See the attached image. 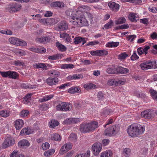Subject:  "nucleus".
<instances>
[{"instance_id":"nucleus-1","label":"nucleus","mask_w":157,"mask_h":157,"mask_svg":"<svg viewBox=\"0 0 157 157\" xmlns=\"http://www.w3.org/2000/svg\"><path fill=\"white\" fill-rule=\"evenodd\" d=\"M80 10H78L75 19H72L71 21V23L73 25L78 27H82L87 26L89 25V22L84 15L83 11L89 10H90L89 7L87 6H82L79 8Z\"/></svg>"},{"instance_id":"nucleus-2","label":"nucleus","mask_w":157,"mask_h":157,"mask_svg":"<svg viewBox=\"0 0 157 157\" xmlns=\"http://www.w3.org/2000/svg\"><path fill=\"white\" fill-rule=\"evenodd\" d=\"M144 130V125L133 124L128 126L127 129V132L130 136L134 137H137L143 134Z\"/></svg>"},{"instance_id":"nucleus-3","label":"nucleus","mask_w":157,"mask_h":157,"mask_svg":"<svg viewBox=\"0 0 157 157\" xmlns=\"http://www.w3.org/2000/svg\"><path fill=\"white\" fill-rule=\"evenodd\" d=\"M98 127V123L93 121L90 123L82 124L80 126L79 129L81 132L85 133L93 131Z\"/></svg>"},{"instance_id":"nucleus-4","label":"nucleus","mask_w":157,"mask_h":157,"mask_svg":"<svg viewBox=\"0 0 157 157\" xmlns=\"http://www.w3.org/2000/svg\"><path fill=\"white\" fill-rule=\"evenodd\" d=\"M50 76L53 77V78L49 77L46 80V82L49 86H53L56 85L59 82L57 77L60 75V73L56 71H53L50 72Z\"/></svg>"},{"instance_id":"nucleus-5","label":"nucleus","mask_w":157,"mask_h":157,"mask_svg":"<svg viewBox=\"0 0 157 157\" xmlns=\"http://www.w3.org/2000/svg\"><path fill=\"white\" fill-rule=\"evenodd\" d=\"M120 129L118 125H113L107 128L105 131V134L107 136H111L118 132Z\"/></svg>"},{"instance_id":"nucleus-6","label":"nucleus","mask_w":157,"mask_h":157,"mask_svg":"<svg viewBox=\"0 0 157 157\" xmlns=\"http://www.w3.org/2000/svg\"><path fill=\"white\" fill-rule=\"evenodd\" d=\"M56 108L58 110L67 111L71 109L72 105L71 104L60 102L57 105Z\"/></svg>"},{"instance_id":"nucleus-7","label":"nucleus","mask_w":157,"mask_h":157,"mask_svg":"<svg viewBox=\"0 0 157 157\" xmlns=\"http://www.w3.org/2000/svg\"><path fill=\"white\" fill-rule=\"evenodd\" d=\"M21 8V4L15 3L8 5L6 7V10L10 13H13L20 10Z\"/></svg>"},{"instance_id":"nucleus-8","label":"nucleus","mask_w":157,"mask_h":157,"mask_svg":"<svg viewBox=\"0 0 157 157\" xmlns=\"http://www.w3.org/2000/svg\"><path fill=\"white\" fill-rule=\"evenodd\" d=\"M0 73L3 77H8L14 79H16L18 77V74L13 71H0Z\"/></svg>"},{"instance_id":"nucleus-9","label":"nucleus","mask_w":157,"mask_h":157,"mask_svg":"<svg viewBox=\"0 0 157 157\" xmlns=\"http://www.w3.org/2000/svg\"><path fill=\"white\" fill-rule=\"evenodd\" d=\"M15 142V141L10 136H8L3 143L2 147L3 148H6L13 144Z\"/></svg>"},{"instance_id":"nucleus-10","label":"nucleus","mask_w":157,"mask_h":157,"mask_svg":"<svg viewBox=\"0 0 157 157\" xmlns=\"http://www.w3.org/2000/svg\"><path fill=\"white\" fill-rule=\"evenodd\" d=\"M102 148L101 144L100 143H95L92 146L93 154L95 155H98L100 152Z\"/></svg>"},{"instance_id":"nucleus-11","label":"nucleus","mask_w":157,"mask_h":157,"mask_svg":"<svg viewBox=\"0 0 157 157\" xmlns=\"http://www.w3.org/2000/svg\"><path fill=\"white\" fill-rule=\"evenodd\" d=\"M155 63L156 62L152 61H146L140 64V66L142 70H145L153 67Z\"/></svg>"},{"instance_id":"nucleus-12","label":"nucleus","mask_w":157,"mask_h":157,"mask_svg":"<svg viewBox=\"0 0 157 157\" xmlns=\"http://www.w3.org/2000/svg\"><path fill=\"white\" fill-rule=\"evenodd\" d=\"M90 54L93 56H100L107 55L108 54L107 51L105 50H98L90 51Z\"/></svg>"},{"instance_id":"nucleus-13","label":"nucleus","mask_w":157,"mask_h":157,"mask_svg":"<svg viewBox=\"0 0 157 157\" xmlns=\"http://www.w3.org/2000/svg\"><path fill=\"white\" fill-rule=\"evenodd\" d=\"M108 5L110 10L114 12L117 11L119 10V5L113 2H109Z\"/></svg>"},{"instance_id":"nucleus-14","label":"nucleus","mask_w":157,"mask_h":157,"mask_svg":"<svg viewBox=\"0 0 157 157\" xmlns=\"http://www.w3.org/2000/svg\"><path fill=\"white\" fill-rule=\"evenodd\" d=\"M72 144L70 143H67L62 146L60 150L61 154H63L64 152H67L71 148Z\"/></svg>"},{"instance_id":"nucleus-15","label":"nucleus","mask_w":157,"mask_h":157,"mask_svg":"<svg viewBox=\"0 0 157 157\" xmlns=\"http://www.w3.org/2000/svg\"><path fill=\"white\" fill-rule=\"evenodd\" d=\"M77 11L76 10H72L68 9L66 10L65 11L66 14L68 16H69L71 17L70 19V22L71 20L75 19L76 17V14H77Z\"/></svg>"},{"instance_id":"nucleus-16","label":"nucleus","mask_w":157,"mask_h":157,"mask_svg":"<svg viewBox=\"0 0 157 157\" xmlns=\"http://www.w3.org/2000/svg\"><path fill=\"white\" fill-rule=\"evenodd\" d=\"M153 112L151 110H146L141 113L142 117L145 118L150 119L153 117Z\"/></svg>"},{"instance_id":"nucleus-17","label":"nucleus","mask_w":157,"mask_h":157,"mask_svg":"<svg viewBox=\"0 0 157 157\" xmlns=\"http://www.w3.org/2000/svg\"><path fill=\"white\" fill-rule=\"evenodd\" d=\"M150 49V47L149 46H145L144 48L140 47L137 48V52L139 55L144 53L145 55L147 54L148 50Z\"/></svg>"},{"instance_id":"nucleus-18","label":"nucleus","mask_w":157,"mask_h":157,"mask_svg":"<svg viewBox=\"0 0 157 157\" xmlns=\"http://www.w3.org/2000/svg\"><path fill=\"white\" fill-rule=\"evenodd\" d=\"M29 50L37 53H44L46 52V50L44 48H37L34 47L30 48Z\"/></svg>"},{"instance_id":"nucleus-19","label":"nucleus","mask_w":157,"mask_h":157,"mask_svg":"<svg viewBox=\"0 0 157 157\" xmlns=\"http://www.w3.org/2000/svg\"><path fill=\"white\" fill-rule=\"evenodd\" d=\"M15 127L16 130L20 129L23 126L24 122L21 119H17L14 122Z\"/></svg>"},{"instance_id":"nucleus-20","label":"nucleus","mask_w":157,"mask_h":157,"mask_svg":"<svg viewBox=\"0 0 157 157\" xmlns=\"http://www.w3.org/2000/svg\"><path fill=\"white\" fill-rule=\"evenodd\" d=\"M117 71L121 74H125L129 72V71L128 68H124L121 67L119 66L116 68Z\"/></svg>"},{"instance_id":"nucleus-21","label":"nucleus","mask_w":157,"mask_h":157,"mask_svg":"<svg viewBox=\"0 0 157 157\" xmlns=\"http://www.w3.org/2000/svg\"><path fill=\"white\" fill-rule=\"evenodd\" d=\"M68 92L70 94L80 93L81 91L80 89L77 86H73L68 89Z\"/></svg>"},{"instance_id":"nucleus-22","label":"nucleus","mask_w":157,"mask_h":157,"mask_svg":"<svg viewBox=\"0 0 157 157\" xmlns=\"http://www.w3.org/2000/svg\"><path fill=\"white\" fill-rule=\"evenodd\" d=\"M74 39V43L75 44H78L82 42V44L83 45L86 42V40L85 38H82L80 36L76 37Z\"/></svg>"},{"instance_id":"nucleus-23","label":"nucleus","mask_w":157,"mask_h":157,"mask_svg":"<svg viewBox=\"0 0 157 157\" xmlns=\"http://www.w3.org/2000/svg\"><path fill=\"white\" fill-rule=\"evenodd\" d=\"M18 144L19 146L23 148L25 146L28 147L30 144L27 140H23L19 141Z\"/></svg>"},{"instance_id":"nucleus-24","label":"nucleus","mask_w":157,"mask_h":157,"mask_svg":"<svg viewBox=\"0 0 157 157\" xmlns=\"http://www.w3.org/2000/svg\"><path fill=\"white\" fill-rule=\"evenodd\" d=\"M33 66L36 68H42L44 70H47L48 69L47 68V66L45 63H36L33 65Z\"/></svg>"},{"instance_id":"nucleus-25","label":"nucleus","mask_w":157,"mask_h":157,"mask_svg":"<svg viewBox=\"0 0 157 157\" xmlns=\"http://www.w3.org/2000/svg\"><path fill=\"white\" fill-rule=\"evenodd\" d=\"M51 140L60 141L61 140V137L58 133H55L51 135Z\"/></svg>"},{"instance_id":"nucleus-26","label":"nucleus","mask_w":157,"mask_h":157,"mask_svg":"<svg viewBox=\"0 0 157 157\" xmlns=\"http://www.w3.org/2000/svg\"><path fill=\"white\" fill-rule=\"evenodd\" d=\"M31 100V95L28 94L24 97L23 101L25 104L29 105L31 103L30 102Z\"/></svg>"},{"instance_id":"nucleus-27","label":"nucleus","mask_w":157,"mask_h":157,"mask_svg":"<svg viewBox=\"0 0 157 157\" xmlns=\"http://www.w3.org/2000/svg\"><path fill=\"white\" fill-rule=\"evenodd\" d=\"M63 56V55L61 54H57L53 56H49L48 57V59L51 60H55L61 59Z\"/></svg>"},{"instance_id":"nucleus-28","label":"nucleus","mask_w":157,"mask_h":157,"mask_svg":"<svg viewBox=\"0 0 157 157\" xmlns=\"http://www.w3.org/2000/svg\"><path fill=\"white\" fill-rule=\"evenodd\" d=\"M49 37L44 36L41 38L37 39L36 41H38L40 43H44L46 42H49Z\"/></svg>"},{"instance_id":"nucleus-29","label":"nucleus","mask_w":157,"mask_h":157,"mask_svg":"<svg viewBox=\"0 0 157 157\" xmlns=\"http://www.w3.org/2000/svg\"><path fill=\"white\" fill-rule=\"evenodd\" d=\"M74 67V65L72 63L62 64L61 65V68L64 69H71Z\"/></svg>"},{"instance_id":"nucleus-30","label":"nucleus","mask_w":157,"mask_h":157,"mask_svg":"<svg viewBox=\"0 0 157 157\" xmlns=\"http://www.w3.org/2000/svg\"><path fill=\"white\" fill-rule=\"evenodd\" d=\"M112 155V152L109 150H108L101 153L100 157H111Z\"/></svg>"},{"instance_id":"nucleus-31","label":"nucleus","mask_w":157,"mask_h":157,"mask_svg":"<svg viewBox=\"0 0 157 157\" xmlns=\"http://www.w3.org/2000/svg\"><path fill=\"white\" fill-rule=\"evenodd\" d=\"M58 28L61 31H63L67 29L68 26L65 22H62L59 25Z\"/></svg>"},{"instance_id":"nucleus-32","label":"nucleus","mask_w":157,"mask_h":157,"mask_svg":"<svg viewBox=\"0 0 157 157\" xmlns=\"http://www.w3.org/2000/svg\"><path fill=\"white\" fill-rule=\"evenodd\" d=\"M60 37L61 38L65 39L67 42H70L71 40V36L68 34L63 33L60 34Z\"/></svg>"},{"instance_id":"nucleus-33","label":"nucleus","mask_w":157,"mask_h":157,"mask_svg":"<svg viewBox=\"0 0 157 157\" xmlns=\"http://www.w3.org/2000/svg\"><path fill=\"white\" fill-rule=\"evenodd\" d=\"M118 42H110L106 44V46L107 47H117L119 44Z\"/></svg>"},{"instance_id":"nucleus-34","label":"nucleus","mask_w":157,"mask_h":157,"mask_svg":"<svg viewBox=\"0 0 157 157\" xmlns=\"http://www.w3.org/2000/svg\"><path fill=\"white\" fill-rule=\"evenodd\" d=\"M53 97V95H49L45 96L43 98L40 99L39 100V101L40 102L50 100Z\"/></svg>"},{"instance_id":"nucleus-35","label":"nucleus","mask_w":157,"mask_h":157,"mask_svg":"<svg viewBox=\"0 0 157 157\" xmlns=\"http://www.w3.org/2000/svg\"><path fill=\"white\" fill-rule=\"evenodd\" d=\"M95 87V85L92 83H87L84 85V87L87 90L94 89Z\"/></svg>"},{"instance_id":"nucleus-36","label":"nucleus","mask_w":157,"mask_h":157,"mask_svg":"<svg viewBox=\"0 0 157 157\" xmlns=\"http://www.w3.org/2000/svg\"><path fill=\"white\" fill-rule=\"evenodd\" d=\"M131 153L130 149L126 148L124 149L123 151V154L125 157H129Z\"/></svg>"},{"instance_id":"nucleus-37","label":"nucleus","mask_w":157,"mask_h":157,"mask_svg":"<svg viewBox=\"0 0 157 157\" xmlns=\"http://www.w3.org/2000/svg\"><path fill=\"white\" fill-rule=\"evenodd\" d=\"M10 115L9 111L6 110L0 111V116L4 117H7Z\"/></svg>"},{"instance_id":"nucleus-38","label":"nucleus","mask_w":157,"mask_h":157,"mask_svg":"<svg viewBox=\"0 0 157 157\" xmlns=\"http://www.w3.org/2000/svg\"><path fill=\"white\" fill-rule=\"evenodd\" d=\"M129 19L132 21H136V14L133 13H130L128 16Z\"/></svg>"},{"instance_id":"nucleus-39","label":"nucleus","mask_w":157,"mask_h":157,"mask_svg":"<svg viewBox=\"0 0 157 157\" xmlns=\"http://www.w3.org/2000/svg\"><path fill=\"white\" fill-rule=\"evenodd\" d=\"M31 133V130L28 128H24L20 132V135H23L25 134L26 135H29Z\"/></svg>"},{"instance_id":"nucleus-40","label":"nucleus","mask_w":157,"mask_h":157,"mask_svg":"<svg viewBox=\"0 0 157 157\" xmlns=\"http://www.w3.org/2000/svg\"><path fill=\"white\" fill-rule=\"evenodd\" d=\"M10 157H25L24 155L21 154H18V152L14 151L10 155Z\"/></svg>"},{"instance_id":"nucleus-41","label":"nucleus","mask_w":157,"mask_h":157,"mask_svg":"<svg viewBox=\"0 0 157 157\" xmlns=\"http://www.w3.org/2000/svg\"><path fill=\"white\" fill-rule=\"evenodd\" d=\"M55 152V150L54 149H50L46 151L44 153V155L46 157H49L52 155Z\"/></svg>"},{"instance_id":"nucleus-42","label":"nucleus","mask_w":157,"mask_h":157,"mask_svg":"<svg viewBox=\"0 0 157 157\" xmlns=\"http://www.w3.org/2000/svg\"><path fill=\"white\" fill-rule=\"evenodd\" d=\"M149 92L152 98L155 100L157 101V92L153 90H150Z\"/></svg>"},{"instance_id":"nucleus-43","label":"nucleus","mask_w":157,"mask_h":157,"mask_svg":"<svg viewBox=\"0 0 157 157\" xmlns=\"http://www.w3.org/2000/svg\"><path fill=\"white\" fill-rule=\"evenodd\" d=\"M59 124V122L55 120H52L51 121L49 122L50 127L52 128L58 126Z\"/></svg>"},{"instance_id":"nucleus-44","label":"nucleus","mask_w":157,"mask_h":157,"mask_svg":"<svg viewBox=\"0 0 157 157\" xmlns=\"http://www.w3.org/2000/svg\"><path fill=\"white\" fill-rule=\"evenodd\" d=\"M56 46L58 49L62 52L65 51L66 50V48L65 46L59 43H57Z\"/></svg>"},{"instance_id":"nucleus-45","label":"nucleus","mask_w":157,"mask_h":157,"mask_svg":"<svg viewBox=\"0 0 157 157\" xmlns=\"http://www.w3.org/2000/svg\"><path fill=\"white\" fill-rule=\"evenodd\" d=\"M19 39L15 37H11L9 39V41L11 44L17 45Z\"/></svg>"},{"instance_id":"nucleus-46","label":"nucleus","mask_w":157,"mask_h":157,"mask_svg":"<svg viewBox=\"0 0 157 157\" xmlns=\"http://www.w3.org/2000/svg\"><path fill=\"white\" fill-rule=\"evenodd\" d=\"M126 19L125 18L123 17L119 18L118 20L116 21L115 23L117 25L125 23Z\"/></svg>"},{"instance_id":"nucleus-47","label":"nucleus","mask_w":157,"mask_h":157,"mask_svg":"<svg viewBox=\"0 0 157 157\" xmlns=\"http://www.w3.org/2000/svg\"><path fill=\"white\" fill-rule=\"evenodd\" d=\"M113 25V21L112 20H110L108 22L104 25V27L105 29H109L111 28Z\"/></svg>"},{"instance_id":"nucleus-48","label":"nucleus","mask_w":157,"mask_h":157,"mask_svg":"<svg viewBox=\"0 0 157 157\" xmlns=\"http://www.w3.org/2000/svg\"><path fill=\"white\" fill-rule=\"evenodd\" d=\"M128 56V55L126 52H123L118 55V58L121 60H122L125 59Z\"/></svg>"},{"instance_id":"nucleus-49","label":"nucleus","mask_w":157,"mask_h":157,"mask_svg":"<svg viewBox=\"0 0 157 157\" xmlns=\"http://www.w3.org/2000/svg\"><path fill=\"white\" fill-rule=\"evenodd\" d=\"M18 42V43L17 44V46H24L26 45L27 44V43L25 41L19 39Z\"/></svg>"},{"instance_id":"nucleus-50","label":"nucleus","mask_w":157,"mask_h":157,"mask_svg":"<svg viewBox=\"0 0 157 157\" xmlns=\"http://www.w3.org/2000/svg\"><path fill=\"white\" fill-rule=\"evenodd\" d=\"M29 113V112L26 110H24L22 111L20 113V116L22 117L27 116Z\"/></svg>"},{"instance_id":"nucleus-51","label":"nucleus","mask_w":157,"mask_h":157,"mask_svg":"<svg viewBox=\"0 0 157 157\" xmlns=\"http://www.w3.org/2000/svg\"><path fill=\"white\" fill-rule=\"evenodd\" d=\"M112 112V110L108 108H105L104 109L102 114L104 115H109L111 112Z\"/></svg>"},{"instance_id":"nucleus-52","label":"nucleus","mask_w":157,"mask_h":157,"mask_svg":"<svg viewBox=\"0 0 157 157\" xmlns=\"http://www.w3.org/2000/svg\"><path fill=\"white\" fill-rule=\"evenodd\" d=\"M50 147V144L48 142H45L42 144V147L43 150H45L48 149Z\"/></svg>"},{"instance_id":"nucleus-53","label":"nucleus","mask_w":157,"mask_h":157,"mask_svg":"<svg viewBox=\"0 0 157 157\" xmlns=\"http://www.w3.org/2000/svg\"><path fill=\"white\" fill-rule=\"evenodd\" d=\"M69 138L71 140L75 141L77 139V136L75 133H72L70 134Z\"/></svg>"},{"instance_id":"nucleus-54","label":"nucleus","mask_w":157,"mask_h":157,"mask_svg":"<svg viewBox=\"0 0 157 157\" xmlns=\"http://www.w3.org/2000/svg\"><path fill=\"white\" fill-rule=\"evenodd\" d=\"M139 57L137 55L136 52L134 51L133 54L131 57V59L132 60H135L139 59Z\"/></svg>"},{"instance_id":"nucleus-55","label":"nucleus","mask_w":157,"mask_h":157,"mask_svg":"<svg viewBox=\"0 0 157 157\" xmlns=\"http://www.w3.org/2000/svg\"><path fill=\"white\" fill-rule=\"evenodd\" d=\"M136 37V36L135 35H128L127 38L128 40L130 42H132Z\"/></svg>"},{"instance_id":"nucleus-56","label":"nucleus","mask_w":157,"mask_h":157,"mask_svg":"<svg viewBox=\"0 0 157 157\" xmlns=\"http://www.w3.org/2000/svg\"><path fill=\"white\" fill-rule=\"evenodd\" d=\"M129 25L128 24H124L121 25L117 27L116 28V29H126L129 28Z\"/></svg>"},{"instance_id":"nucleus-57","label":"nucleus","mask_w":157,"mask_h":157,"mask_svg":"<svg viewBox=\"0 0 157 157\" xmlns=\"http://www.w3.org/2000/svg\"><path fill=\"white\" fill-rule=\"evenodd\" d=\"M116 83H117L116 81L114 80L113 79H110L107 82L109 86H116Z\"/></svg>"},{"instance_id":"nucleus-58","label":"nucleus","mask_w":157,"mask_h":157,"mask_svg":"<svg viewBox=\"0 0 157 157\" xmlns=\"http://www.w3.org/2000/svg\"><path fill=\"white\" fill-rule=\"evenodd\" d=\"M48 18L47 19H40L39 20V21L44 25L47 24L48 23Z\"/></svg>"},{"instance_id":"nucleus-59","label":"nucleus","mask_w":157,"mask_h":157,"mask_svg":"<svg viewBox=\"0 0 157 157\" xmlns=\"http://www.w3.org/2000/svg\"><path fill=\"white\" fill-rule=\"evenodd\" d=\"M135 94L138 97L143 98L144 97L145 95L144 94L140 93L139 92L136 91L135 93Z\"/></svg>"},{"instance_id":"nucleus-60","label":"nucleus","mask_w":157,"mask_h":157,"mask_svg":"<svg viewBox=\"0 0 157 157\" xmlns=\"http://www.w3.org/2000/svg\"><path fill=\"white\" fill-rule=\"evenodd\" d=\"M106 72L109 74H113L115 73V71L114 69L110 67L107 68Z\"/></svg>"},{"instance_id":"nucleus-61","label":"nucleus","mask_w":157,"mask_h":157,"mask_svg":"<svg viewBox=\"0 0 157 157\" xmlns=\"http://www.w3.org/2000/svg\"><path fill=\"white\" fill-rule=\"evenodd\" d=\"M140 22L147 25L148 23V20L147 18H145L143 19H140Z\"/></svg>"},{"instance_id":"nucleus-62","label":"nucleus","mask_w":157,"mask_h":157,"mask_svg":"<svg viewBox=\"0 0 157 157\" xmlns=\"http://www.w3.org/2000/svg\"><path fill=\"white\" fill-rule=\"evenodd\" d=\"M72 118H69L66 119L64 121V123L66 124H72Z\"/></svg>"},{"instance_id":"nucleus-63","label":"nucleus","mask_w":157,"mask_h":157,"mask_svg":"<svg viewBox=\"0 0 157 157\" xmlns=\"http://www.w3.org/2000/svg\"><path fill=\"white\" fill-rule=\"evenodd\" d=\"M83 78L82 75L81 74L78 75L74 74V79H78L80 78Z\"/></svg>"},{"instance_id":"nucleus-64","label":"nucleus","mask_w":157,"mask_h":157,"mask_svg":"<svg viewBox=\"0 0 157 157\" xmlns=\"http://www.w3.org/2000/svg\"><path fill=\"white\" fill-rule=\"evenodd\" d=\"M14 63L15 65L17 66L23 65L24 64L23 62L18 60L14 61Z\"/></svg>"}]
</instances>
